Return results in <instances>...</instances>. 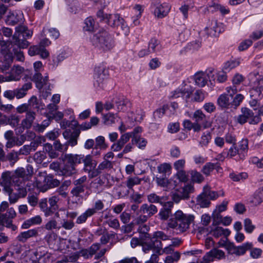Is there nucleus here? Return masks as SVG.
I'll use <instances>...</instances> for the list:
<instances>
[{
	"label": "nucleus",
	"mask_w": 263,
	"mask_h": 263,
	"mask_svg": "<svg viewBox=\"0 0 263 263\" xmlns=\"http://www.w3.org/2000/svg\"><path fill=\"white\" fill-rule=\"evenodd\" d=\"M90 40L93 45L104 51L110 50L114 46L111 36L104 30L98 32L93 36L91 35Z\"/></svg>",
	"instance_id": "obj_1"
},
{
	"label": "nucleus",
	"mask_w": 263,
	"mask_h": 263,
	"mask_svg": "<svg viewBox=\"0 0 263 263\" xmlns=\"http://www.w3.org/2000/svg\"><path fill=\"white\" fill-rule=\"evenodd\" d=\"M175 220L171 219L168 223L171 228L178 227L180 231H186L190 227V224L193 221L194 217L191 215L184 214L181 211L178 210L174 214Z\"/></svg>",
	"instance_id": "obj_2"
},
{
	"label": "nucleus",
	"mask_w": 263,
	"mask_h": 263,
	"mask_svg": "<svg viewBox=\"0 0 263 263\" xmlns=\"http://www.w3.org/2000/svg\"><path fill=\"white\" fill-rule=\"evenodd\" d=\"M83 155L66 154L63 157L65 165L63 168V174L70 176L76 173V165L81 164L83 160Z\"/></svg>",
	"instance_id": "obj_3"
},
{
	"label": "nucleus",
	"mask_w": 263,
	"mask_h": 263,
	"mask_svg": "<svg viewBox=\"0 0 263 263\" xmlns=\"http://www.w3.org/2000/svg\"><path fill=\"white\" fill-rule=\"evenodd\" d=\"M98 17L101 21L107 23L112 27H118L121 26L123 30H128V27L124 19L122 18L118 14H108L104 13L102 10H100L97 13Z\"/></svg>",
	"instance_id": "obj_4"
},
{
	"label": "nucleus",
	"mask_w": 263,
	"mask_h": 263,
	"mask_svg": "<svg viewBox=\"0 0 263 263\" xmlns=\"http://www.w3.org/2000/svg\"><path fill=\"white\" fill-rule=\"evenodd\" d=\"M49 247L55 250H63L66 246V240L59 236L53 231L48 232L44 237Z\"/></svg>",
	"instance_id": "obj_5"
},
{
	"label": "nucleus",
	"mask_w": 263,
	"mask_h": 263,
	"mask_svg": "<svg viewBox=\"0 0 263 263\" xmlns=\"http://www.w3.org/2000/svg\"><path fill=\"white\" fill-rule=\"evenodd\" d=\"M16 216V213L12 208H9L5 215L0 216V231L3 230L4 226L10 228L12 231H15L17 227L12 224V220Z\"/></svg>",
	"instance_id": "obj_6"
},
{
	"label": "nucleus",
	"mask_w": 263,
	"mask_h": 263,
	"mask_svg": "<svg viewBox=\"0 0 263 263\" xmlns=\"http://www.w3.org/2000/svg\"><path fill=\"white\" fill-rule=\"evenodd\" d=\"M151 8L155 16L158 18H162L168 13L171 7L167 3L161 4L158 0H157L152 3Z\"/></svg>",
	"instance_id": "obj_7"
},
{
	"label": "nucleus",
	"mask_w": 263,
	"mask_h": 263,
	"mask_svg": "<svg viewBox=\"0 0 263 263\" xmlns=\"http://www.w3.org/2000/svg\"><path fill=\"white\" fill-rule=\"evenodd\" d=\"M155 180L158 186L164 189L165 191H169L174 189L177 185V181L172 177L168 179L166 177H156Z\"/></svg>",
	"instance_id": "obj_8"
},
{
	"label": "nucleus",
	"mask_w": 263,
	"mask_h": 263,
	"mask_svg": "<svg viewBox=\"0 0 263 263\" xmlns=\"http://www.w3.org/2000/svg\"><path fill=\"white\" fill-rule=\"evenodd\" d=\"M193 118L195 120V123H199L202 122L201 125L203 128H208L212 126V122L209 117H207L202 110L198 109L193 115Z\"/></svg>",
	"instance_id": "obj_9"
},
{
	"label": "nucleus",
	"mask_w": 263,
	"mask_h": 263,
	"mask_svg": "<svg viewBox=\"0 0 263 263\" xmlns=\"http://www.w3.org/2000/svg\"><path fill=\"white\" fill-rule=\"evenodd\" d=\"M24 71V68L20 66H15L12 69L11 74L8 76H0V82L16 81L20 80V74Z\"/></svg>",
	"instance_id": "obj_10"
},
{
	"label": "nucleus",
	"mask_w": 263,
	"mask_h": 263,
	"mask_svg": "<svg viewBox=\"0 0 263 263\" xmlns=\"http://www.w3.org/2000/svg\"><path fill=\"white\" fill-rule=\"evenodd\" d=\"M105 70L103 68H97L95 70L94 74V85L97 88H102L103 87L104 82L107 78Z\"/></svg>",
	"instance_id": "obj_11"
},
{
	"label": "nucleus",
	"mask_w": 263,
	"mask_h": 263,
	"mask_svg": "<svg viewBox=\"0 0 263 263\" xmlns=\"http://www.w3.org/2000/svg\"><path fill=\"white\" fill-rule=\"evenodd\" d=\"M203 31L208 35L216 36L221 32V29L217 21L212 20L207 23Z\"/></svg>",
	"instance_id": "obj_12"
},
{
	"label": "nucleus",
	"mask_w": 263,
	"mask_h": 263,
	"mask_svg": "<svg viewBox=\"0 0 263 263\" xmlns=\"http://www.w3.org/2000/svg\"><path fill=\"white\" fill-rule=\"evenodd\" d=\"M47 179L46 173L44 172L39 173L35 177L34 186L39 191L45 192L47 190Z\"/></svg>",
	"instance_id": "obj_13"
},
{
	"label": "nucleus",
	"mask_w": 263,
	"mask_h": 263,
	"mask_svg": "<svg viewBox=\"0 0 263 263\" xmlns=\"http://www.w3.org/2000/svg\"><path fill=\"white\" fill-rule=\"evenodd\" d=\"M24 19L23 13L21 11H15L9 13L6 20L8 25H14L19 22H22Z\"/></svg>",
	"instance_id": "obj_14"
},
{
	"label": "nucleus",
	"mask_w": 263,
	"mask_h": 263,
	"mask_svg": "<svg viewBox=\"0 0 263 263\" xmlns=\"http://www.w3.org/2000/svg\"><path fill=\"white\" fill-rule=\"evenodd\" d=\"M12 178L9 172L4 173L2 176L1 185L4 187L6 192H11L12 189Z\"/></svg>",
	"instance_id": "obj_15"
},
{
	"label": "nucleus",
	"mask_w": 263,
	"mask_h": 263,
	"mask_svg": "<svg viewBox=\"0 0 263 263\" xmlns=\"http://www.w3.org/2000/svg\"><path fill=\"white\" fill-rule=\"evenodd\" d=\"M82 162L84 163V170L85 172L90 173L91 170L95 168L97 163L93 160L92 156L87 155L86 156L83 155Z\"/></svg>",
	"instance_id": "obj_16"
},
{
	"label": "nucleus",
	"mask_w": 263,
	"mask_h": 263,
	"mask_svg": "<svg viewBox=\"0 0 263 263\" xmlns=\"http://www.w3.org/2000/svg\"><path fill=\"white\" fill-rule=\"evenodd\" d=\"M242 113L250 124H257L261 121L258 115L254 116L253 111L248 108H242Z\"/></svg>",
	"instance_id": "obj_17"
},
{
	"label": "nucleus",
	"mask_w": 263,
	"mask_h": 263,
	"mask_svg": "<svg viewBox=\"0 0 263 263\" xmlns=\"http://www.w3.org/2000/svg\"><path fill=\"white\" fill-rule=\"evenodd\" d=\"M194 80L195 84L201 87L205 86L208 82L205 71L196 72L194 76Z\"/></svg>",
	"instance_id": "obj_18"
},
{
	"label": "nucleus",
	"mask_w": 263,
	"mask_h": 263,
	"mask_svg": "<svg viewBox=\"0 0 263 263\" xmlns=\"http://www.w3.org/2000/svg\"><path fill=\"white\" fill-rule=\"evenodd\" d=\"M211 233L216 238L223 236L227 237L230 234V231L228 229H223L221 227H217L216 225L211 226Z\"/></svg>",
	"instance_id": "obj_19"
},
{
	"label": "nucleus",
	"mask_w": 263,
	"mask_h": 263,
	"mask_svg": "<svg viewBox=\"0 0 263 263\" xmlns=\"http://www.w3.org/2000/svg\"><path fill=\"white\" fill-rule=\"evenodd\" d=\"M157 208L154 204H148L147 203L143 204L140 209V212L143 214H146L147 217H149L154 215L157 212Z\"/></svg>",
	"instance_id": "obj_20"
},
{
	"label": "nucleus",
	"mask_w": 263,
	"mask_h": 263,
	"mask_svg": "<svg viewBox=\"0 0 263 263\" xmlns=\"http://www.w3.org/2000/svg\"><path fill=\"white\" fill-rule=\"evenodd\" d=\"M35 114L33 111H28L26 113V117L22 121L21 126L23 129H29L32 126L35 119Z\"/></svg>",
	"instance_id": "obj_21"
},
{
	"label": "nucleus",
	"mask_w": 263,
	"mask_h": 263,
	"mask_svg": "<svg viewBox=\"0 0 263 263\" xmlns=\"http://www.w3.org/2000/svg\"><path fill=\"white\" fill-rule=\"evenodd\" d=\"M38 235V230L36 229H32L28 230L21 233L17 236V239L21 242H25L28 239L36 237Z\"/></svg>",
	"instance_id": "obj_22"
},
{
	"label": "nucleus",
	"mask_w": 263,
	"mask_h": 263,
	"mask_svg": "<svg viewBox=\"0 0 263 263\" xmlns=\"http://www.w3.org/2000/svg\"><path fill=\"white\" fill-rule=\"evenodd\" d=\"M42 222V217L40 215H36L25 221L22 225V228L27 229L32 226L39 225Z\"/></svg>",
	"instance_id": "obj_23"
},
{
	"label": "nucleus",
	"mask_w": 263,
	"mask_h": 263,
	"mask_svg": "<svg viewBox=\"0 0 263 263\" xmlns=\"http://www.w3.org/2000/svg\"><path fill=\"white\" fill-rule=\"evenodd\" d=\"M33 32L31 30H28L25 26H19L16 28V32L13 35V38L16 39L20 37L22 34L24 38L29 37L32 36Z\"/></svg>",
	"instance_id": "obj_24"
},
{
	"label": "nucleus",
	"mask_w": 263,
	"mask_h": 263,
	"mask_svg": "<svg viewBox=\"0 0 263 263\" xmlns=\"http://www.w3.org/2000/svg\"><path fill=\"white\" fill-rule=\"evenodd\" d=\"M253 245L251 242H246L242 245L233 248V253L238 256L244 255L248 250L252 248Z\"/></svg>",
	"instance_id": "obj_25"
},
{
	"label": "nucleus",
	"mask_w": 263,
	"mask_h": 263,
	"mask_svg": "<svg viewBox=\"0 0 263 263\" xmlns=\"http://www.w3.org/2000/svg\"><path fill=\"white\" fill-rule=\"evenodd\" d=\"M119 118L117 113L108 112L103 116L104 123L106 125H112L118 121Z\"/></svg>",
	"instance_id": "obj_26"
},
{
	"label": "nucleus",
	"mask_w": 263,
	"mask_h": 263,
	"mask_svg": "<svg viewBox=\"0 0 263 263\" xmlns=\"http://www.w3.org/2000/svg\"><path fill=\"white\" fill-rule=\"evenodd\" d=\"M263 201V189H259L255 192L250 198V202L256 205L259 204Z\"/></svg>",
	"instance_id": "obj_27"
},
{
	"label": "nucleus",
	"mask_w": 263,
	"mask_h": 263,
	"mask_svg": "<svg viewBox=\"0 0 263 263\" xmlns=\"http://www.w3.org/2000/svg\"><path fill=\"white\" fill-rule=\"evenodd\" d=\"M183 126L189 130L193 129L195 132H199L201 130L202 126L198 123H192L189 120H185L183 123Z\"/></svg>",
	"instance_id": "obj_28"
},
{
	"label": "nucleus",
	"mask_w": 263,
	"mask_h": 263,
	"mask_svg": "<svg viewBox=\"0 0 263 263\" xmlns=\"http://www.w3.org/2000/svg\"><path fill=\"white\" fill-rule=\"evenodd\" d=\"M96 213L93 209H88L84 213L80 215L77 219L76 222L78 224H81L85 222L87 218L91 217Z\"/></svg>",
	"instance_id": "obj_29"
},
{
	"label": "nucleus",
	"mask_w": 263,
	"mask_h": 263,
	"mask_svg": "<svg viewBox=\"0 0 263 263\" xmlns=\"http://www.w3.org/2000/svg\"><path fill=\"white\" fill-rule=\"evenodd\" d=\"M192 89L186 90L185 88H184L183 89H176L173 92L172 97L174 98L184 97L186 99H187L190 97V95L192 93Z\"/></svg>",
	"instance_id": "obj_30"
},
{
	"label": "nucleus",
	"mask_w": 263,
	"mask_h": 263,
	"mask_svg": "<svg viewBox=\"0 0 263 263\" xmlns=\"http://www.w3.org/2000/svg\"><path fill=\"white\" fill-rule=\"evenodd\" d=\"M96 27L95 21L91 17L86 18L84 22L83 30L91 33L94 31Z\"/></svg>",
	"instance_id": "obj_31"
},
{
	"label": "nucleus",
	"mask_w": 263,
	"mask_h": 263,
	"mask_svg": "<svg viewBox=\"0 0 263 263\" xmlns=\"http://www.w3.org/2000/svg\"><path fill=\"white\" fill-rule=\"evenodd\" d=\"M144 10L143 6L139 4L135 5L133 7L134 12L135 13V17H133V23L135 25L139 24L138 19L141 16L142 13Z\"/></svg>",
	"instance_id": "obj_32"
},
{
	"label": "nucleus",
	"mask_w": 263,
	"mask_h": 263,
	"mask_svg": "<svg viewBox=\"0 0 263 263\" xmlns=\"http://www.w3.org/2000/svg\"><path fill=\"white\" fill-rule=\"evenodd\" d=\"M205 71L208 78V81L213 85L217 81V70L213 68H209Z\"/></svg>",
	"instance_id": "obj_33"
},
{
	"label": "nucleus",
	"mask_w": 263,
	"mask_h": 263,
	"mask_svg": "<svg viewBox=\"0 0 263 263\" xmlns=\"http://www.w3.org/2000/svg\"><path fill=\"white\" fill-rule=\"evenodd\" d=\"M44 228L47 231H51L52 230H59L61 228V226L58 223L56 219L51 218L46 223Z\"/></svg>",
	"instance_id": "obj_34"
},
{
	"label": "nucleus",
	"mask_w": 263,
	"mask_h": 263,
	"mask_svg": "<svg viewBox=\"0 0 263 263\" xmlns=\"http://www.w3.org/2000/svg\"><path fill=\"white\" fill-rule=\"evenodd\" d=\"M197 203L201 208H207L210 205L211 202L210 200L203 192L197 197Z\"/></svg>",
	"instance_id": "obj_35"
},
{
	"label": "nucleus",
	"mask_w": 263,
	"mask_h": 263,
	"mask_svg": "<svg viewBox=\"0 0 263 263\" xmlns=\"http://www.w3.org/2000/svg\"><path fill=\"white\" fill-rule=\"evenodd\" d=\"M39 206L41 210L44 212L45 217H47L51 216V211L48 206L47 199L46 198L42 199L39 202Z\"/></svg>",
	"instance_id": "obj_36"
},
{
	"label": "nucleus",
	"mask_w": 263,
	"mask_h": 263,
	"mask_svg": "<svg viewBox=\"0 0 263 263\" xmlns=\"http://www.w3.org/2000/svg\"><path fill=\"white\" fill-rule=\"evenodd\" d=\"M127 101L120 99L115 103V108L118 112L125 111L127 110Z\"/></svg>",
	"instance_id": "obj_37"
},
{
	"label": "nucleus",
	"mask_w": 263,
	"mask_h": 263,
	"mask_svg": "<svg viewBox=\"0 0 263 263\" xmlns=\"http://www.w3.org/2000/svg\"><path fill=\"white\" fill-rule=\"evenodd\" d=\"M158 172L163 175H170L172 172V166L170 163H164L157 167Z\"/></svg>",
	"instance_id": "obj_38"
},
{
	"label": "nucleus",
	"mask_w": 263,
	"mask_h": 263,
	"mask_svg": "<svg viewBox=\"0 0 263 263\" xmlns=\"http://www.w3.org/2000/svg\"><path fill=\"white\" fill-rule=\"evenodd\" d=\"M142 179L138 177H129L126 181V185L129 189H132L134 185H138L141 183Z\"/></svg>",
	"instance_id": "obj_39"
},
{
	"label": "nucleus",
	"mask_w": 263,
	"mask_h": 263,
	"mask_svg": "<svg viewBox=\"0 0 263 263\" xmlns=\"http://www.w3.org/2000/svg\"><path fill=\"white\" fill-rule=\"evenodd\" d=\"M59 200V198L56 196L50 197L48 199V202L50 205L49 208V210L51 211V215H52L58 209L57 203Z\"/></svg>",
	"instance_id": "obj_40"
},
{
	"label": "nucleus",
	"mask_w": 263,
	"mask_h": 263,
	"mask_svg": "<svg viewBox=\"0 0 263 263\" xmlns=\"http://www.w3.org/2000/svg\"><path fill=\"white\" fill-rule=\"evenodd\" d=\"M204 195L206 196L209 199L214 200L217 199L219 196H223L224 193L222 192L220 195L214 191H211L208 186H205L203 189Z\"/></svg>",
	"instance_id": "obj_41"
},
{
	"label": "nucleus",
	"mask_w": 263,
	"mask_h": 263,
	"mask_svg": "<svg viewBox=\"0 0 263 263\" xmlns=\"http://www.w3.org/2000/svg\"><path fill=\"white\" fill-rule=\"evenodd\" d=\"M239 64L240 62L238 60L227 61L224 64L223 69L227 72H229L232 69L237 67Z\"/></svg>",
	"instance_id": "obj_42"
},
{
	"label": "nucleus",
	"mask_w": 263,
	"mask_h": 263,
	"mask_svg": "<svg viewBox=\"0 0 263 263\" xmlns=\"http://www.w3.org/2000/svg\"><path fill=\"white\" fill-rule=\"evenodd\" d=\"M67 58V55L65 52H62L57 55L52 57V65L53 67H57L59 64Z\"/></svg>",
	"instance_id": "obj_43"
},
{
	"label": "nucleus",
	"mask_w": 263,
	"mask_h": 263,
	"mask_svg": "<svg viewBox=\"0 0 263 263\" xmlns=\"http://www.w3.org/2000/svg\"><path fill=\"white\" fill-rule=\"evenodd\" d=\"M230 98L226 94L221 95L217 100L218 104L221 107H228L230 104Z\"/></svg>",
	"instance_id": "obj_44"
},
{
	"label": "nucleus",
	"mask_w": 263,
	"mask_h": 263,
	"mask_svg": "<svg viewBox=\"0 0 263 263\" xmlns=\"http://www.w3.org/2000/svg\"><path fill=\"white\" fill-rule=\"evenodd\" d=\"M143 112L141 110H136L135 113L132 112L128 115L129 118H130L132 121L139 122L143 120Z\"/></svg>",
	"instance_id": "obj_45"
},
{
	"label": "nucleus",
	"mask_w": 263,
	"mask_h": 263,
	"mask_svg": "<svg viewBox=\"0 0 263 263\" xmlns=\"http://www.w3.org/2000/svg\"><path fill=\"white\" fill-rule=\"evenodd\" d=\"M147 200L151 203H159L163 204L164 197H159L155 193H152L148 195Z\"/></svg>",
	"instance_id": "obj_46"
},
{
	"label": "nucleus",
	"mask_w": 263,
	"mask_h": 263,
	"mask_svg": "<svg viewBox=\"0 0 263 263\" xmlns=\"http://www.w3.org/2000/svg\"><path fill=\"white\" fill-rule=\"evenodd\" d=\"M180 258V253L176 251L171 255L167 256L164 260L165 263H174L177 262Z\"/></svg>",
	"instance_id": "obj_47"
},
{
	"label": "nucleus",
	"mask_w": 263,
	"mask_h": 263,
	"mask_svg": "<svg viewBox=\"0 0 263 263\" xmlns=\"http://www.w3.org/2000/svg\"><path fill=\"white\" fill-rule=\"evenodd\" d=\"M50 120L51 117H48L47 119L44 120L42 124H37L34 125V129L39 132H43L50 124Z\"/></svg>",
	"instance_id": "obj_48"
},
{
	"label": "nucleus",
	"mask_w": 263,
	"mask_h": 263,
	"mask_svg": "<svg viewBox=\"0 0 263 263\" xmlns=\"http://www.w3.org/2000/svg\"><path fill=\"white\" fill-rule=\"evenodd\" d=\"M205 96V92L201 90H197L194 93L192 100L195 102H201L204 99Z\"/></svg>",
	"instance_id": "obj_49"
},
{
	"label": "nucleus",
	"mask_w": 263,
	"mask_h": 263,
	"mask_svg": "<svg viewBox=\"0 0 263 263\" xmlns=\"http://www.w3.org/2000/svg\"><path fill=\"white\" fill-rule=\"evenodd\" d=\"M191 179L193 182L200 183L204 180L203 176L196 171H191L190 172Z\"/></svg>",
	"instance_id": "obj_50"
},
{
	"label": "nucleus",
	"mask_w": 263,
	"mask_h": 263,
	"mask_svg": "<svg viewBox=\"0 0 263 263\" xmlns=\"http://www.w3.org/2000/svg\"><path fill=\"white\" fill-rule=\"evenodd\" d=\"M173 177L174 179H178L181 182H186L187 180V176L184 170L177 171V173Z\"/></svg>",
	"instance_id": "obj_51"
},
{
	"label": "nucleus",
	"mask_w": 263,
	"mask_h": 263,
	"mask_svg": "<svg viewBox=\"0 0 263 263\" xmlns=\"http://www.w3.org/2000/svg\"><path fill=\"white\" fill-rule=\"evenodd\" d=\"M211 139V133L209 132H206L203 133L201 137V140L200 141V144L202 146H206L208 144L210 141Z\"/></svg>",
	"instance_id": "obj_52"
},
{
	"label": "nucleus",
	"mask_w": 263,
	"mask_h": 263,
	"mask_svg": "<svg viewBox=\"0 0 263 263\" xmlns=\"http://www.w3.org/2000/svg\"><path fill=\"white\" fill-rule=\"evenodd\" d=\"M159 45V42L158 40L155 39H152L148 44V49L151 53L155 52L158 48Z\"/></svg>",
	"instance_id": "obj_53"
},
{
	"label": "nucleus",
	"mask_w": 263,
	"mask_h": 263,
	"mask_svg": "<svg viewBox=\"0 0 263 263\" xmlns=\"http://www.w3.org/2000/svg\"><path fill=\"white\" fill-rule=\"evenodd\" d=\"M185 160L184 159H179L174 163V167L177 171H183L185 166Z\"/></svg>",
	"instance_id": "obj_54"
},
{
	"label": "nucleus",
	"mask_w": 263,
	"mask_h": 263,
	"mask_svg": "<svg viewBox=\"0 0 263 263\" xmlns=\"http://www.w3.org/2000/svg\"><path fill=\"white\" fill-rule=\"evenodd\" d=\"M245 230L247 233H251L255 229V226L252 224L250 219L247 218L244 220Z\"/></svg>",
	"instance_id": "obj_55"
},
{
	"label": "nucleus",
	"mask_w": 263,
	"mask_h": 263,
	"mask_svg": "<svg viewBox=\"0 0 263 263\" xmlns=\"http://www.w3.org/2000/svg\"><path fill=\"white\" fill-rule=\"evenodd\" d=\"M171 214L170 209L162 208L159 213V216L161 220H167Z\"/></svg>",
	"instance_id": "obj_56"
},
{
	"label": "nucleus",
	"mask_w": 263,
	"mask_h": 263,
	"mask_svg": "<svg viewBox=\"0 0 263 263\" xmlns=\"http://www.w3.org/2000/svg\"><path fill=\"white\" fill-rule=\"evenodd\" d=\"M132 142L133 143H136L138 145V146L140 148H144L147 144V141L145 139H144L143 138H138L135 137L134 138H133Z\"/></svg>",
	"instance_id": "obj_57"
},
{
	"label": "nucleus",
	"mask_w": 263,
	"mask_h": 263,
	"mask_svg": "<svg viewBox=\"0 0 263 263\" xmlns=\"http://www.w3.org/2000/svg\"><path fill=\"white\" fill-rule=\"evenodd\" d=\"M262 251L260 248H252L250 249V256L254 259H257L261 257Z\"/></svg>",
	"instance_id": "obj_58"
},
{
	"label": "nucleus",
	"mask_w": 263,
	"mask_h": 263,
	"mask_svg": "<svg viewBox=\"0 0 263 263\" xmlns=\"http://www.w3.org/2000/svg\"><path fill=\"white\" fill-rule=\"evenodd\" d=\"M43 77L39 73H35L33 77V80L35 82L36 87L41 89L43 87V82H41Z\"/></svg>",
	"instance_id": "obj_59"
},
{
	"label": "nucleus",
	"mask_w": 263,
	"mask_h": 263,
	"mask_svg": "<svg viewBox=\"0 0 263 263\" xmlns=\"http://www.w3.org/2000/svg\"><path fill=\"white\" fill-rule=\"evenodd\" d=\"M217 81L218 83H223L227 79V71L223 70L218 71L217 72Z\"/></svg>",
	"instance_id": "obj_60"
},
{
	"label": "nucleus",
	"mask_w": 263,
	"mask_h": 263,
	"mask_svg": "<svg viewBox=\"0 0 263 263\" xmlns=\"http://www.w3.org/2000/svg\"><path fill=\"white\" fill-rule=\"evenodd\" d=\"M215 164L212 163H207L202 168V172L206 175H209L215 168Z\"/></svg>",
	"instance_id": "obj_61"
},
{
	"label": "nucleus",
	"mask_w": 263,
	"mask_h": 263,
	"mask_svg": "<svg viewBox=\"0 0 263 263\" xmlns=\"http://www.w3.org/2000/svg\"><path fill=\"white\" fill-rule=\"evenodd\" d=\"M230 177L234 181H239L241 179L247 177V174L246 173H239L238 174L231 173L230 174Z\"/></svg>",
	"instance_id": "obj_62"
},
{
	"label": "nucleus",
	"mask_w": 263,
	"mask_h": 263,
	"mask_svg": "<svg viewBox=\"0 0 263 263\" xmlns=\"http://www.w3.org/2000/svg\"><path fill=\"white\" fill-rule=\"evenodd\" d=\"M46 157V154L44 152H36L34 155V159L37 163H41Z\"/></svg>",
	"instance_id": "obj_63"
},
{
	"label": "nucleus",
	"mask_w": 263,
	"mask_h": 263,
	"mask_svg": "<svg viewBox=\"0 0 263 263\" xmlns=\"http://www.w3.org/2000/svg\"><path fill=\"white\" fill-rule=\"evenodd\" d=\"M211 253H212L213 259H220L224 257V253L220 250L214 249L211 250Z\"/></svg>",
	"instance_id": "obj_64"
}]
</instances>
